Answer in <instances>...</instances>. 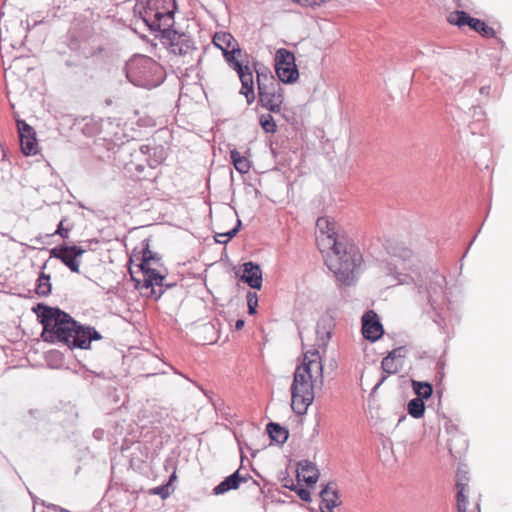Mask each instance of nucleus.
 I'll return each instance as SVG.
<instances>
[{
	"mask_svg": "<svg viewBox=\"0 0 512 512\" xmlns=\"http://www.w3.org/2000/svg\"><path fill=\"white\" fill-rule=\"evenodd\" d=\"M36 293L40 297H47L51 294L52 285L50 282V275L41 272L36 281Z\"/></svg>",
	"mask_w": 512,
	"mask_h": 512,
	"instance_id": "26",
	"label": "nucleus"
},
{
	"mask_svg": "<svg viewBox=\"0 0 512 512\" xmlns=\"http://www.w3.org/2000/svg\"><path fill=\"white\" fill-rule=\"evenodd\" d=\"M320 496L322 499V511H332L333 508L341 504L335 483H328L326 487L321 491Z\"/></svg>",
	"mask_w": 512,
	"mask_h": 512,
	"instance_id": "19",
	"label": "nucleus"
},
{
	"mask_svg": "<svg viewBox=\"0 0 512 512\" xmlns=\"http://www.w3.org/2000/svg\"><path fill=\"white\" fill-rule=\"evenodd\" d=\"M176 478H177L176 473H175V472H173V473H172V475H171V476H170V478H169V481H168L166 484H170V486H171V485H172V483H173V481H175V480H176Z\"/></svg>",
	"mask_w": 512,
	"mask_h": 512,
	"instance_id": "43",
	"label": "nucleus"
},
{
	"mask_svg": "<svg viewBox=\"0 0 512 512\" xmlns=\"http://www.w3.org/2000/svg\"><path fill=\"white\" fill-rule=\"evenodd\" d=\"M174 14L175 12L165 14L160 17H151L150 15H143L142 20L149 27L151 31H159L161 33L162 39H166V32L176 31L173 29L174 25Z\"/></svg>",
	"mask_w": 512,
	"mask_h": 512,
	"instance_id": "16",
	"label": "nucleus"
},
{
	"mask_svg": "<svg viewBox=\"0 0 512 512\" xmlns=\"http://www.w3.org/2000/svg\"><path fill=\"white\" fill-rule=\"evenodd\" d=\"M293 3L305 7V8H315V7H321L331 0H291Z\"/></svg>",
	"mask_w": 512,
	"mask_h": 512,
	"instance_id": "33",
	"label": "nucleus"
},
{
	"mask_svg": "<svg viewBox=\"0 0 512 512\" xmlns=\"http://www.w3.org/2000/svg\"><path fill=\"white\" fill-rule=\"evenodd\" d=\"M34 355L40 356L44 360L45 365L51 369H59V368L64 367L63 354H34ZM26 361L32 367L44 366L43 362L31 360L30 358H26Z\"/></svg>",
	"mask_w": 512,
	"mask_h": 512,
	"instance_id": "23",
	"label": "nucleus"
},
{
	"mask_svg": "<svg viewBox=\"0 0 512 512\" xmlns=\"http://www.w3.org/2000/svg\"><path fill=\"white\" fill-rule=\"evenodd\" d=\"M42 269H45L46 268V262L42 265L41 267Z\"/></svg>",
	"mask_w": 512,
	"mask_h": 512,
	"instance_id": "51",
	"label": "nucleus"
},
{
	"mask_svg": "<svg viewBox=\"0 0 512 512\" xmlns=\"http://www.w3.org/2000/svg\"><path fill=\"white\" fill-rule=\"evenodd\" d=\"M323 512H327V511L323 510ZM328 512H332V511H328Z\"/></svg>",
	"mask_w": 512,
	"mask_h": 512,
	"instance_id": "53",
	"label": "nucleus"
},
{
	"mask_svg": "<svg viewBox=\"0 0 512 512\" xmlns=\"http://www.w3.org/2000/svg\"><path fill=\"white\" fill-rule=\"evenodd\" d=\"M331 254L326 263L337 281L343 285H351L357 269L362 264V254L359 248L349 239L338 243L330 249Z\"/></svg>",
	"mask_w": 512,
	"mask_h": 512,
	"instance_id": "3",
	"label": "nucleus"
},
{
	"mask_svg": "<svg viewBox=\"0 0 512 512\" xmlns=\"http://www.w3.org/2000/svg\"><path fill=\"white\" fill-rule=\"evenodd\" d=\"M252 479V476L248 473L242 474L241 469H238L230 476L226 477L221 483H219L213 492L215 495L224 494L232 489H237L242 482H247Z\"/></svg>",
	"mask_w": 512,
	"mask_h": 512,
	"instance_id": "18",
	"label": "nucleus"
},
{
	"mask_svg": "<svg viewBox=\"0 0 512 512\" xmlns=\"http://www.w3.org/2000/svg\"><path fill=\"white\" fill-rule=\"evenodd\" d=\"M104 51V47L102 45H98L95 48L86 49L83 48L82 53L86 58L95 57L101 54Z\"/></svg>",
	"mask_w": 512,
	"mask_h": 512,
	"instance_id": "36",
	"label": "nucleus"
},
{
	"mask_svg": "<svg viewBox=\"0 0 512 512\" xmlns=\"http://www.w3.org/2000/svg\"><path fill=\"white\" fill-rule=\"evenodd\" d=\"M258 99L264 108L280 115L284 102V90L279 80L269 73L258 72Z\"/></svg>",
	"mask_w": 512,
	"mask_h": 512,
	"instance_id": "4",
	"label": "nucleus"
},
{
	"mask_svg": "<svg viewBox=\"0 0 512 512\" xmlns=\"http://www.w3.org/2000/svg\"><path fill=\"white\" fill-rule=\"evenodd\" d=\"M52 507H53V509H54L55 511H59V512H68L67 510H65V509H63V508H61V507H58V506H56V505H53Z\"/></svg>",
	"mask_w": 512,
	"mask_h": 512,
	"instance_id": "45",
	"label": "nucleus"
},
{
	"mask_svg": "<svg viewBox=\"0 0 512 512\" xmlns=\"http://www.w3.org/2000/svg\"><path fill=\"white\" fill-rule=\"evenodd\" d=\"M425 405L422 399L414 398L408 403V413L414 418H421L424 415Z\"/></svg>",
	"mask_w": 512,
	"mask_h": 512,
	"instance_id": "31",
	"label": "nucleus"
},
{
	"mask_svg": "<svg viewBox=\"0 0 512 512\" xmlns=\"http://www.w3.org/2000/svg\"><path fill=\"white\" fill-rule=\"evenodd\" d=\"M85 253V250L76 245L69 246L62 244L50 250V257L59 259L72 272H80L79 258Z\"/></svg>",
	"mask_w": 512,
	"mask_h": 512,
	"instance_id": "10",
	"label": "nucleus"
},
{
	"mask_svg": "<svg viewBox=\"0 0 512 512\" xmlns=\"http://www.w3.org/2000/svg\"><path fill=\"white\" fill-rule=\"evenodd\" d=\"M151 360L153 362L161 363V359L157 356V354H152Z\"/></svg>",
	"mask_w": 512,
	"mask_h": 512,
	"instance_id": "44",
	"label": "nucleus"
},
{
	"mask_svg": "<svg viewBox=\"0 0 512 512\" xmlns=\"http://www.w3.org/2000/svg\"><path fill=\"white\" fill-rule=\"evenodd\" d=\"M259 124L266 133H275L277 130L276 121L271 114L261 115L259 118Z\"/></svg>",
	"mask_w": 512,
	"mask_h": 512,
	"instance_id": "32",
	"label": "nucleus"
},
{
	"mask_svg": "<svg viewBox=\"0 0 512 512\" xmlns=\"http://www.w3.org/2000/svg\"><path fill=\"white\" fill-rule=\"evenodd\" d=\"M213 44L219 48L228 65L237 72L241 81L240 94L246 97L247 103L255 100L253 74L244 53L236 39L228 32H216L213 36Z\"/></svg>",
	"mask_w": 512,
	"mask_h": 512,
	"instance_id": "2",
	"label": "nucleus"
},
{
	"mask_svg": "<svg viewBox=\"0 0 512 512\" xmlns=\"http://www.w3.org/2000/svg\"><path fill=\"white\" fill-rule=\"evenodd\" d=\"M480 92L484 93V92H486V89L483 87V88L480 89Z\"/></svg>",
	"mask_w": 512,
	"mask_h": 512,
	"instance_id": "50",
	"label": "nucleus"
},
{
	"mask_svg": "<svg viewBox=\"0 0 512 512\" xmlns=\"http://www.w3.org/2000/svg\"><path fill=\"white\" fill-rule=\"evenodd\" d=\"M141 271L144 274L142 288H151V293L155 295L156 299L159 298L163 291L161 290L159 294H156V291L153 289V286H162L165 276L161 275L157 270L152 268L143 269Z\"/></svg>",
	"mask_w": 512,
	"mask_h": 512,
	"instance_id": "21",
	"label": "nucleus"
},
{
	"mask_svg": "<svg viewBox=\"0 0 512 512\" xmlns=\"http://www.w3.org/2000/svg\"><path fill=\"white\" fill-rule=\"evenodd\" d=\"M245 321L243 319H238L235 323V329L241 330L244 327Z\"/></svg>",
	"mask_w": 512,
	"mask_h": 512,
	"instance_id": "42",
	"label": "nucleus"
},
{
	"mask_svg": "<svg viewBox=\"0 0 512 512\" xmlns=\"http://www.w3.org/2000/svg\"><path fill=\"white\" fill-rule=\"evenodd\" d=\"M135 8L141 18L143 15L153 18L175 12L177 4L175 0H137Z\"/></svg>",
	"mask_w": 512,
	"mask_h": 512,
	"instance_id": "12",
	"label": "nucleus"
},
{
	"mask_svg": "<svg viewBox=\"0 0 512 512\" xmlns=\"http://www.w3.org/2000/svg\"><path fill=\"white\" fill-rule=\"evenodd\" d=\"M214 238H215V241L220 244H221L220 240H226L225 233H216Z\"/></svg>",
	"mask_w": 512,
	"mask_h": 512,
	"instance_id": "40",
	"label": "nucleus"
},
{
	"mask_svg": "<svg viewBox=\"0 0 512 512\" xmlns=\"http://www.w3.org/2000/svg\"><path fill=\"white\" fill-rule=\"evenodd\" d=\"M20 145L22 152L27 155H35L38 153V143L36 134L20 137Z\"/></svg>",
	"mask_w": 512,
	"mask_h": 512,
	"instance_id": "27",
	"label": "nucleus"
},
{
	"mask_svg": "<svg viewBox=\"0 0 512 512\" xmlns=\"http://www.w3.org/2000/svg\"><path fill=\"white\" fill-rule=\"evenodd\" d=\"M137 170L138 171H142L143 170V167L141 165L137 166Z\"/></svg>",
	"mask_w": 512,
	"mask_h": 512,
	"instance_id": "48",
	"label": "nucleus"
},
{
	"mask_svg": "<svg viewBox=\"0 0 512 512\" xmlns=\"http://www.w3.org/2000/svg\"><path fill=\"white\" fill-rule=\"evenodd\" d=\"M241 225V222L240 220H237V225L232 228L231 230L227 231V232H224L225 233V236H226V240H220L221 241V244H226L227 242H229L233 237L236 236V234L238 233V230H239V226Z\"/></svg>",
	"mask_w": 512,
	"mask_h": 512,
	"instance_id": "38",
	"label": "nucleus"
},
{
	"mask_svg": "<svg viewBox=\"0 0 512 512\" xmlns=\"http://www.w3.org/2000/svg\"><path fill=\"white\" fill-rule=\"evenodd\" d=\"M261 279H262V276L258 275V285H257L258 290L261 289Z\"/></svg>",
	"mask_w": 512,
	"mask_h": 512,
	"instance_id": "47",
	"label": "nucleus"
},
{
	"mask_svg": "<svg viewBox=\"0 0 512 512\" xmlns=\"http://www.w3.org/2000/svg\"><path fill=\"white\" fill-rule=\"evenodd\" d=\"M256 264L246 262L235 270V276L242 282L247 283L252 289H256Z\"/></svg>",
	"mask_w": 512,
	"mask_h": 512,
	"instance_id": "22",
	"label": "nucleus"
},
{
	"mask_svg": "<svg viewBox=\"0 0 512 512\" xmlns=\"http://www.w3.org/2000/svg\"><path fill=\"white\" fill-rule=\"evenodd\" d=\"M361 332L370 342L379 340L384 334V327L379 315L374 310L366 311L361 317Z\"/></svg>",
	"mask_w": 512,
	"mask_h": 512,
	"instance_id": "13",
	"label": "nucleus"
},
{
	"mask_svg": "<svg viewBox=\"0 0 512 512\" xmlns=\"http://www.w3.org/2000/svg\"><path fill=\"white\" fill-rule=\"evenodd\" d=\"M165 41L169 44L171 52L175 55L185 56L195 49L192 38L178 31L168 30Z\"/></svg>",
	"mask_w": 512,
	"mask_h": 512,
	"instance_id": "15",
	"label": "nucleus"
},
{
	"mask_svg": "<svg viewBox=\"0 0 512 512\" xmlns=\"http://www.w3.org/2000/svg\"><path fill=\"white\" fill-rule=\"evenodd\" d=\"M386 377H387V376H386V375H384V376H382V377L380 378V380H379V381L375 384V386L373 387V390H372L373 392H375V391H376V390H377V389H378V388L383 384V382L385 381Z\"/></svg>",
	"mask_w": 512,
	"mask_h": 512,
	"instance_id": "41",
	"label": "nucleus"
},
{
	"mask_svg": "<svg viewBox=\"0 0 512 512\" xmlns=\"http://www.w3.org/2000/svg\"><path fill=\"white\" fill-rule=\"evenodd\" d=\"M295 373H300L312 382L323 383V359L321 354H303Z\"/></svg>",
	"mask_w": 512,
	"mask_h": 512,
	"instance_id": "11",
	"label": "nucleus"
},
{
	"mask_svg": "<svg viewBox=\"0 0 512 512\" xmlns=\"http://www.w3.org/2000/svg\"><path fill=\"white\" fill-rule=\"evenodd\" d=\"M335 328V320L331 315H323L317 322L316 336L314 340L315 351L325 350L332 338Z\"/></svg>",
	"mask_w": 512,
	"mask_h": 512,
	"instance_id": "14",
	"label": "nucleus"
},
{
	"mask_svg": "<svg viewBox=\"0 0 512 512\" xmlns=\"http://www.w3.org/2000/svg\"><path fill=\"white\" fill-rule=\"evenodd\" d=\"M248 312L250 315L256 314V293L249 292L247 295Z\"/></svg>",
	"mask_w": 512,
	"mask_h": 512,
	"instance_id": "37",
	"label": "nucleus"
},
{
	"mask_svg": "<svg viewBox=\"0 0 512 512\" xmlns=\"http://www.w3.org/2000/svg\"><path fill=\"white\" fill-rule=\"evenodd\" d=\"M282 483L285 488L295 491L303 501H311L310 492L307 489L301 488L299 483L294 484L293 479L289 477L283 478Z\"/></svg>",
	"mask_w": 512,
	"mask_h": 512,
	"instance_id": "28",
	"label": "nucleus"
},
{
	"mask_svg": "<svg viewBox=\"0 0 512 512\" xmlns=\"http://www.w3.org/2000/svg\"><path fill=\"white\" fill-rule=\"evenodd\" d=\"M297 482L300 484L304 482L307 486H314L319 478V471L317 467L310 461L303 460L298 463L297 467Z\"/></svg>",
	"mask_w": 512,
	"mask_h": 512,
	"instance_id": "17",
	"label": "nucleus"
},
{
	"mask_svg": "<svg viewBox=\"0 0 512 512\" xmlns=\"http://www.w3.org/2000/svg\"><path fill=\"white\" fill-rule=\"evenodd\" d=\"M266 431L271 442L276 444H284L289 436V432L285 427L273 422L267 425Z\"/></svg>",
	"mask_w": 512,
	"mask_h": 512,
	"instance_id": "24",
	"label": "nucleus"
},
{
	"mask_svg": "<svg viewBox=\"0 0 512 512\" xmlns=\"http://www.w3.org/2000/svg\"><path fill=\"white\" fill-rule=\"evenodd\" d=\"M33 311L43 325L41 336L46 342L62 344L69 349L86 350L91 348L92 341L103 338L94 327L78 323L57 307L38 303Z\"/></svg>",
	"mask_w": 512,
	"mask_h": 512,
	"instance_id": "1",
	"label": "nucleus"
},
{
	"mask_svg": "<svg viewBox=\"0 0 512 512\" xmlns=\"http://www.w3.org/2000/svg\"><path fill=\"white\" fill-rule=\"evenodd\" d=\"M161 257L150 250V240L145 239L142 242V251H141V263H140V269H147L149 267V263L151 261H159Z\"/></svg>",
	"mask_w": 512,
	"mask_h": 512,
	"instance_id": "25",
	"label": "nucleus"
},
{
	"mask_svg": "<svg viewBox=\"0 0 512 512\" xmlns=\"http://www.w3.org/2000/svg\"><path fill=\"white\" fill-rule=\"evenodd\" d=\"M274 68L277 75L276 79L280 83L295 84L300 78L295 55L285 48H280L276 51Z\"/></svg>",
	"mask_w": 512,
	"mask_h": 512,
	"instance_id": "7",
	"label": "nucleus"
},
{
	"mask_svg": "<svg viewBox=\"0 0 512 512\" xmlns=\"http://www.w3.org/2000/svg\"><path fill=\"white\" fill-rule=\"evenodd\" d=\"M458 512H481V492L475 483H471L467 473L461 470L456 475Z\"/></svg>",
	"mask_w": 512,
	"mask_h": 512,
	"instance_id": "6",
	"label": "nucleus"
},
{
	"mask_svg": "<svg viewBox=\"0 0 512 512\" xmlns=\"http://www.w3.org/2000/svg\"><path fill=\"white\" fill-rule=\"evenodd\" d=\"M70 228L64 227V221H60L55 234L61 236L63 239H67L69 237Z\"/></svg>",
	"mask_w": 512,
	"mask_h": 512,
	"instance_id": "39",
	"label": "nucleus"
},
{
	"mask_svg": "<svg viewBox=\"0 0 512 512\" xmlns=\"http://www.w3.org/2000/svg\"><path fill=\"white\" fill-rule=\"evenodd\" d=\"M480 92L484 93V92H486V89L483 87V88L480 89Z\"/></svg>",
	"mask_w": 512,
	"mask_h": 512,
	"instance_id": "49",
	"label": "nucleus"
},
{
	"mask_svg": "<svg viewBox=\"0 0 512 512\" xmlns=\"http://www.w3.org/2000/svg\"><path fill=\"white\" fill-rule=\"evenodd\" d=\"M159 373H165V372H164V371H162V370H159L158 372L147 373L145 376H146V377H149V376L157 375V374H159Z\"/></svg>",
	"mask_w": 512,
	"mask_h": 512,
	"instance_id": "46",
	"label": "nucleus"
},
{
	"mask_svg": "<svg viewBox=\"0 0 512 512\" xmlns=\"http://www.w3.org/2000/svg\"><path fill=\"white\" fill-rule=\"evenodd\" d=\"M323 383L312 382L300 373H294L293 383L291 385V407L298 415L307 412L308 407L313 403L315 390L321 388Z\"/></svg>",
	"mask_w": 512,
	"mask_h": 512,
	"instance_id": "5",
	"label": "nucleus"
},
{
	"mask_svg": "<svg viewBox=\"0 0 512 512\" xmlns=\"http://www.w3.org/2000/svg\"><path fill=\"white\" fill-rule=\"evenodd\" d=\"M17 127L19 132V138L35 134L34 129L30 125H28L24 120H18Z\"/></svg>",
	"mask_w": 512,
	"mask_h": 512,
	"instance_id": "35",
	"label": "nucleus"
},
{
	"mask_svg": "<svg viewBox=\"0 0 512 512\" xmlns=\"http://www.w3.org/2000/svg\"><path fill=\"white\" fill-rule=\"evenodd\" d=\"M231 159H232V162L234 164V167L235 169L239 172V173H247L250 169V162L249 160L242 156L238 151L236 150H232L231 151Z\"/></svg>",
	"mask_w": 512,
	"mask_h": 512,
	"instance_id": "29",
	"label": "nucleus"
},
{
	"mask_svg": "<svg viewBox=\"0 0 512 512\" xmlns=\"http://www.w3.org/2000/svg\"><path fill=\"white\" fill-rule=\"evenodd\" d=\"M412 387L417 398L428 399L433 393L432 385L428 382L412 381Z\"/></svg>",
	"mask_w": 512,
	"mask_h": 512,
	"instance_id": "30",
	"label": "nucleus"
},
{
	"mask_svg": "<svg viewBox=\"0 0 512 512\" xmlns=\"http://www.w3.org/2000/svg\"><path fill=\"white\" fill-rule=\"evenodd\" d=\"M172 491L173 489H170V484H164L151 489L150 493L153 495H159L162 499H166Z\"/></svg>",
	"mask_w": 512,
	"mask_h": 512,
	"instance_id": "34",
	"label": "nucleus"
},
{
	"mask_svg": "<svg viewBox=\"0 0 512 512\" xmlns=\"http://www.w3.org/2000/svg\"><path fill=\"white\" fill-rule=\"evenodd\" d=\"M447 21L449 24L459 27L460 29L468 26L471 30L479 33L485 38L496 37V31L484 21L471 17L465 11L455 10L448 14Z\"/></svg>",
	"mask_w": 512,
	"mask_h": 512,
	"instance_id": "9",
	"label": "nucleus"
},
{
	"mask_svg": "<svg viewBox=\"0 0 512 512\" xmlns=\"http://www.w3.org/2000/svg\"><path fill=\"white\" fill-rule=\"evenodd\" d=\"M316 228V243L321 252H328L338 243L347 239L338 235L336 222L328 217H319L316 221Z\"/></svg>",
	"mask_w": 512,
	"mask_h": 512,
	"instance_id": "8",
	"label": "nucleus"
},
{
	"mask_svg": "<svg viewBox=\"0 0 512 512\" xmlns=\"http://www.w3.org/2000/svg\"><path fill=\"white\" fill-rule=\"evenodd\" d=\"M404 363L403 354H387L381 362V368L386 375H394L402 370Z\"/></svg>",
	"mask_w": 512,
	"mask_h": 512,
	"instance_id": "20",
	"label": "nucleus"
},
{
	"mask_svg": "<svg viewBox=\"0 0 512 512\" xmlns=\"http://www.w3.org/2000/svg\"><path fill=\"white\" fill-rule=\"evenodd\" d=\"M145 148L147 149V146ZM141 151L144 152V146L141 147Z\"/></svg>",
	"mask_w": 512,
	"mask_h": 512,
	"instance_id": "52",
	"label": "nucleus"
}]
</instances>
